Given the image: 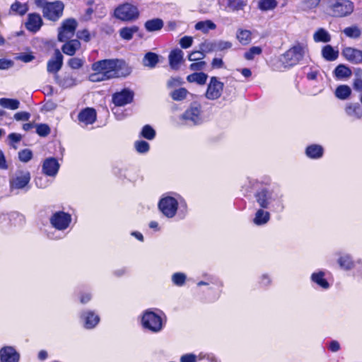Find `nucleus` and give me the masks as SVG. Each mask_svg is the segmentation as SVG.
I'll use <instances>...</instances> for the list:
<instances>
[{"label": "nucleus", "instance_id": "1a4fd4ad", "mask_svg": "<svg viewBox=\"0 0 362 362\" xmlns=\"http://www.w3.org/2000/svg\"><path fill=\"white\" fill-rule=\"evenodd\" d=\"M180 119L189 125H198L202 122V105L197 102L192 103L191 105L180 116Z\"/></svg>", "mask_w": 362, "mask_h": 362}, {"label": "nucleus", "instance_id": "c03bdc74", "mask_svg": "<svg viewBox=\"0 0 362 362\" xmlns=\"http://www.w3.org/2000/svg\"><path fill=\"white\" fill-rule=\"evenodd\" d=\"M237 39L243 45H247L251 41V32L247 30H238Z\"/></svg>", "mask_w": 362, "mask_h": 362}, {"label": "nucleus", "instance_id": "b1692460", "mask_svg": "<svg viewBox=\"0 0 362 362\" xmlns=\"http://www.w3.org/2000/svg\"><path fill=\"white\" fill-rule=\"evenodd\" d=\"M305 153L310 159L317 160L324 155V148L319 144H311L306 147Z\"/></svg>", "mask_w": 362, "mask_h": 362}, {"label": "nucleus", "instance_id": "69168bd1", "mask_svg": "<svg viewBox=\"0 0 362 362\" xmlns=\"http://www.w3.org/2000/svg\"><path fill=\"white\" fill-rule=\"evenodd\" d=\"M320 0H305L303 2L304 9H311L315 8L319 4Z\"/></svg>", "mask_w": 362, "mask_h": 362}, {"label": "nucleus", "instance_id": "6e6552de", "mask_svg": "<svg viewBox=\"0 0 362 362\" xmlns=\"http://www.w3.org/2000/svg\"><path fill=\"white\" fill-rule=\"evenodd\" d=\"M354 9V4L350 0H335L329 6L331 16L342 18L349 16Z\"/></svg>", "mask_w": 362, "mask_h": 362}, {"label": "nucleus", "instance_id": "0eeeda50", "mask_svg": "<svg viewBox=\"0 0 362 362\" xmlns=\"http://www.w3.org/2000/svg\"><path fill=\"white\" fill-rule=\"evenodd\" d=\"M30 181V173L27 170H18L10 177L9 185L11 192L15 190L28 191Z\"/></svg>", "mask_w": 362, "mask_h": 362}, {"label": "nucleus", "instance_id": "dca6fc26", "mask_svg": "<svg viewBox=\"0 0 362 362\" xmlns=\"http://www.w3.org/2000/svg\"><path fill=\"white\" fill-rule=\"evenodd\" d=\"M59 168L60 164L57 159L54 157H49L43 161L42 171L47 176L55 177L58 173Z\"/></svg>", "mask_w": 362, "mask_h": 362}, {"label": "nucleus", "instance_id": "37998d69", "mask_svg": "<svg viewBox=\"0 0 362 362\" xmlns=\"http://www.w3.org/2000/svg\"><path fill=\"white\" fill-rule=\"evenodd\" d=\"M156 135L155 129L149 124H146L143 127L140 136L148 140H153L155 139Z\"/></svg>", "mask_w": 362, "mask_h": 362}, {"label": "nucleus", "instance_id": "49530a36", "mask_svg": "<svg viewBox=\"0 0 362 362\" xmlns=\"http://www.w3.org/2000/svg\"><path fill=\"white\" fill-rule=\"evenodd\" d=\"M187 93L188 91L186 88H180L172 91L170 93V96L173 100L181 101L187 97Z\"/></svg>", "mask_w": 362, "mask_h": 362}, {"label": "nucleus", "instance_id": "f8f14e48", "mask_svg": "<svg viewBox=\"0 0 362 362\" xmlns=\"http://www.w3.org/2000/svg\"><path fill=\"white\" fill-rule=\"evenodd\" d=\"M64 4L60 1L50 2L44 8L43 16L45 18L56 21L63 14Z\"/></svg>", "mask_w": 362, "mask_h": 362}, {"label": "nucleus", "instance_id": "a18cd8bd", "mask_svg": "<svg viewBox=\"0 0 362 362\" xmlns=\"http://www.w3.org/2000/svg\"><path fill=\"white\" fill-rule=\"evenodd\" d=\"M343 33L350 38L356 39L361 36V30L358 26L353 25L344 28Z\"/></svg>", "mask_w": 362, "mask_h": 362}, {"label": "nucleus", "instance_id": "603ef678", "mask_svg": "<svg viewBox=\"0 0 362 362\" xmlns=\"http://www.w3.org/2000/svg\"><path fill=\"white\" fill-rule=\"evenodd\" d=\"M233 46L232 42L221 40H216V52H224L230 49Z\"/></svg>", "mask_w": 362, "mask_h": 362}, {"label": "nucleus", "instance_id": "f257e3e1", "mask_svg": "<svg viewBox=\"0 0 362 362\" xmlns=\"http://www.w3.org/2000/svg\"><path fill=\"white\" fill-rule=\"evenodd\" d=\"M91 69L93 71H100L107 79L125 77L131 72L125 62L118 59L97 61L92 64Z\"/></svg>", "mask_w": 362, "mask_h": 362}, {"label": "nucleus", "instance_id": "13d9d810", "mask_svg": "<svg viewBox=\"0 0 362 362\" xmlns=\"http://www.w3.org/2000/svg\"><path fill=\"white\" fill-rule=\"evenodd\" d=\"M214 1L215 0H200L199 6L201 12L204 13H208Z\"/></svg>", "mask_w": 362, "mask_h": 362}, {"label": "nucleus", "instance_id": "a211bd4d", "mask_svg": "<svg viewBox=\"0 0 362 362\" xmlns=\"http://www.w3.org/2000/svg\"><path fill=\"white\" fill-rule=\"evenodd\" d=\"M220 7L227 11L243 10L247 4V0H217Z\"/></svg>", "mask_w": 362, "mask_h": 362}, {"label": "nucleus", "instance_id": "20e7f679", "mask_svg": "<svg viewBox=\"0 0 362 362\" xmlns=\"http://www.w3.org/2000/svg\"><path fill=\"white\" fill-rule=\"evenodd\" d=\"M183 199L180 195L169 192L164 194L158 203V208L161 214L168 218H173L177 214L179 204Z\"/></svg>", "mask_w": 362, "mask_h": 362}, {"label": "nucleus", "instance_id": "473e14b6", "mask_svg": "<svg viewBox=\"0 0 362 362\" xmlns=\"http://www.w3.org/2000/svg\"><path fill=\"white\" fill-rule=\"evenodd\" d=\"M334 76L338 79L349 78L351 76V70L344 64L338 65L334 71Z\"/></svg>", "mask_w": 362, "mask_h": 362}, {"label": "nucleus", "instance_id": "412c9836", "mask_svg": "<svg viewBox=\"0 0 362 362\" xmlns=\"http://www.w3.org/2000/svg\"><path fill=\"white\" fill-rule=\"evenodd\" d=\"M326 272L324 270H317L313 272L310 275V281L313 284H315L317 287L327 290L330 288V284L325 278Z\"/></svg>", "mask_w": 362, "mask_h": 362}, {"label": "nucleus", "instance_id": "864d4df0", "mask_svg": "<svg viewBox=\"0 0 362 362\" xmlns=\"http://www.w3.org/2000/svg\"><path fill=\"white\" fill-rule=\"evenodd\" d=\"M83 64L84 60L78 57H73L68 61V65L72 69H78L83 66Z\"/></svg>", "mask_w": 362, "mask_h": 362}, {"label": "nucleus", "instance_id": "09e8293b", "mask_svg": "<svg viewBox=\"0 0 362 362\" xmlns=\"http://www.w3.org/2000/svg\"><path fill=\"white\" fill-rule=\"evenodd\" d=\"M199 48L202 53L204 54L216 52V40H205L204 42L200 44Z\"/></svg>", "mask_w": 362, "mask_h": 362}, {"label": "nucleus", "instance_id": "ddd939ff", "mask_svg": "<svg viewBox=\"0 0 362 362\" xmlns=\"http://www.w3.org/2000/svg\"><path fill=\"white\" fill-rule=\"evenodd\" d=\"M223 83L218 81L216 76H212L208 84L205 96L209 100H216L219 98L223 90Z\"/></svg>", "mask_w": 362, "mask_h": 362}, {"label": "nucleus", "instance_id": "680f3d73", "mask_svg": "<svg viewBox=\"0 0 362 362\" xmlns=\"http://www.w3.org/2000/svg\"><path fill=\"white\" fill-rule=\"evenodd\" d=\"M8 138L10 141V145L16 148L15 144L19 142L21 140L22 136L20 134L11 133L8 134Z\"/></svg>", "mask_w": 362, "mask_h": 362}, {"label": "nucleus", "instance_id": "c756f323", "mask_svg": "<svg viewBox=\"0 0 362 362\" xmlns=\"http://www.w3.org/2000/svg\"><path fill=\"white\" fill-rule=\"evenodd\" d=\"M313 40L315 42H329L331 40V35L325 29L321 28L317 29L313 34Z\"/></svg>", "mask_w": 362, "mask_h": 362}, {"label": "nucleus", "instance_id": "4468645a", "mask_svg": "<svg viewBox=\"0 0 362 362\" xmlns=\"http://www.w3.org/2000/svg\"><path fill=\"white\" fill-rule=\"evenodd\" d=\"M80 319L86 329L95 327L100 322V316L93 310H85L80 313Z\"/></svg>", "mask_w": 362, "mask_h": 362}, {"label": "nucleus", "instance_id": "3c124183", "mask_svg": "<svg viewBox=\"0 0 362 362\" xmlns=\"http://www.w3.org/2000/svg\"><path fill=\"white\" fill-rule=\"evenodd\" d=\"M262 52V49L260 47L254 46L250 47V49L244 54V57L247 60H252L255 56L261 54Z\"/></svg>", "mask_w": 362, "mask_h": 362}, {"label": "nucleus", "instance_id": "052dcab7", "mask_svg": "<svg viewBox=\"0 0 362 362\" xmlns=\"http://www.w3.org/2000/svg\"><path fill=\"white\" fill-rule=\"evenodd\" d=\"M180 45L183 49H187L192 45L193 38L190 36H184L180 40Z\"/></svg>", "mask_w": 362, "mask_h": 362}, {"label": "nucleus", "instance_id": "4c0bfd02", "mask_svg": "<svg viewBox=\"0 0 362 362\" xmlns=\"http://www.w3.org/2000/svg\"><path fill=\"white\" fill-rule=\"evenodd\" d=\"M139 28L136 25L131 27H124L120 29L119 35L125 40H130L132 39L134 34L137 33Z\"/></svg>", "mask_w": 362, "mask_h": 362}, {"label": "nucleus", "instance_id": "9d476101", "mask_svg": "<svg viewBox=\"0 0 362 362\" xmlns=\"http://www.w3.org/2000/svg\"><path fill=\"white\" fill-rule=\"evenodd\" d=\"M77 25L78 23L74 18H68L63 21L62 25L59 28V41L66 42L74 37Z\"/></svg>", "mask_w": 362, "mask_h": 362}, {"label": "nucleus", "instance_id": "338daca9", "mask_svg": "<svg viewBox=\"0 0 362 362\" xmlns=\"http://www.w3.org/2000/svg\"><path fill=\"white\" fill-rule=\"evenodd\" d=\"M30 115L27 112H18L14 115V119L17 121H28Z\"/></svg>", "mask_w": 362, "mask_h": 362}, {"label": "nucleus", "instance_id": "6ab92c4d", "mask_svg": "<svg viewBox=\"0 0 362 362\" xmlns=\"http://www.w3.org/2000/svg\"><path fill=\"white\" fill-rule=\"evenodd\" d=\"M64 57L60 51L57 49L54 50V56L48 62L47 70L49 73L57 74L63 66Z\"/></svg>", "mask_w": 362, "mask_h": 362}, {"label": "nucleus", "instance_id": "774afa93", "mask_svg": "<svg viewBox=\"0 0 362 362\" xmlns=\"http://www.w3.org/2000/svg\"><path fill=\"white\" fill-rule=\"evenodd\" d=\"M197 356L194 354H186L180 357V362H196Z\"/></svg>", "mask_w": 362, "mask_h": 362}, {"label": "nucleus", "instance_id": "ea45409f", "mask_svg": "<svg viewBox=\"0 0 362 362\" xmlns=\"http://www.w3.org/2000/svg\"><path fill=\"white\" fill-rule=\"evenodd\" d=\"M338 264L340 267L344 270H350L354 266V263L349 255H344L338 259Z\"/></svg>", "mask_w": 362, "mask_h": 362}, {"label": "nucleus", "instance_id": "5fc2aeb1", "mask_svg": "<svg viewBox=\"0 0 362 362\" xmlns=\"http://www.w3.org/2000/svg\"><path fill=\"white\" fill-rule=\"evenodd\" d=\"M272 277L268 274H262L258 281L259 286L263 288H268L272 284Z\"/></svg>", "mask_w": 362, "mask_h": 362}, {"label": "nucleus", "instance_id": "4be33fe9", "mask_svg": "<svg viewBox=\"0 0 362 362\" xmlns=\"http://www.w3.org/2000/svg\"><path fill=\"white\" fill-rule=\"evenodd\" d=\"M78 119L86 126L92 124L96 120V112L93 108L86 107L79 112Z\"/></svg>", "mask_w": 362, "mask_h": 362}, {"label": "nucleus", "instance_id": "a19ab883", "mask_svg": "<svg viewBox=\"0 0 362 362\" xmlns=\"http://www.w3.org/2000/svg\"><path fill=\"white\" fill-rule=\"evenodd\" d=\"M171 281L173 285L182 287L187 281V275L183 272H175L171 276Z\"/></svg>", "mask_w": 362, "mask_h": 362}, {"label": "nucleus", "instance_id": "bb28decb", "mask_svg": "<svg viewBox=\"0 0 362 362\" xmlns=\"http://www.w3.org/2000/svg\"><path fill=\"white\" fill-rule=\"evenodd\" d=\"M270 220V213L264 209H259L254 216L253 223L256 226L266 225Z\"/></svg>", "mask_w": 362, "mask_h": 362}, {"label": "nucleus", "instance_id": "423d86ee", "mask_svg": "<svg viewBox=\"0 0 362 362\" xmlns=\"http://www.w3.org/2000/svg\"><path fill=\"white\" fill-rule=\"evenodd\" d=\"M308 52L305 43H296L283 55L281 61L285 67H291L300 62Z\"/></svg>", "mask_w": 362, "mask_h": 362}, {"label": "nucleus", "instance_id": "8fccbe9b", "mask_svg": "<svg viewBox=\"0 0 362 362\" xmlns=\"http://www.w3.org/2000/svg\"><path fill=\"white\" fill-rule=\"evenodd\" d=\"M277 5L276 0H259L258 7L262 11L274 9Z\"/></svg>", "mask_w": 362, "mask_h": 362}, {"label": "nucleus", "instance_id": "6e6d98bb", "mask_svg": "<svg viewBox=\"0 0 362 362\" xmlns=\"http://www.w3.org/2000/svg\"><path fill=\"white\" fill-rule=\"evenodd\" d=\"M36 133L40 136H46L50 133V128L46 124H37Z\"/></svg>", "mask_w": 362, "mask_h": 362}, {"label": "nucleus", "instance_id": "f3484780", "mask_svg": "<svg viewBox=\"0 0 362 362\" xmlns=\"http://www.w3.org/2000/svg\"><path fill=\"white\" fill-rule=\"evenodd\" d=\"M20 358L14 346H4L0 349V362H19Z\"/></svg>", "mask_w": 362, "mask_h": 362}, {"label": "nucleus", "instance_id": "aec40b11", "mask_svg": "<svg viewBox=\"0 0 362 362\" xmlns=\"http://www.w3.org/2000/svg\"><path fill=\"white\" fill-rule=\"evenodd\" d=\"M341 54L352 64H359L362 63V50L346 47L342 49Z\"/></svg>", "mask_w": 362, "mask_h": 362}, {"label": "nucleus", "instance_id": "cd10ccee", "mask_svg": "<svg viewBox=\"0 0 362 362\" xmlns=\"http://www.w3.org/2000/svg\"><path fill=\"white\" fill-rule=\"evenodd\" d=\"M81 43L77 40H71L66 42L62 47V52L67 55L73 56L76 50L80 47Z\"/></svg>", "mask_w": 362, "mask_h": 362}, {"label": "nucleus", "instance_id": "393cba45", "mask_svg": "<svg viewBox=\"0 0 362 362\" xmlns=\"http://www.w3.org/2000/svg\"><path fill=\"white\" fill-rule=\"evenodd\" d=\"M184 53L180 49H175L170 52L168 59L170 66L173 69L177 70L179 69L180 64L183 59Z\"/></svg>", "mask_w": 362, "mask_h": 362}, {"label": "nucleus", "instance_id": "f03ea898", "mask_svg": "<svg viewBox=\"0 0 362 362\" xmlns=\"http://www.w3.org/2000/svg\"><path fill=\"white\" fill-rule=\"evenodd\" d=\"M255 197L258 205L274 212H281L284 209V194L279 188H263L258 190Z\"/></svg>", "mask_w": 362, "mask_h": 362}, {"label": "nucleus", "instance_id": "7c9ffc66", "mask_svg": "<svg viewBox=\"0 0 362 362\" xmlns=\"http://www.w3.org/2000/svg\"><path fill=\"white\" fill-rule=\"evenodd\" d=\"M163 21L160 18H153L145 23V28L148 32H155L161 30L163 27Z\"/></svg>", "mask_w": 362, "mask_h": 362}, {"label": "nucleus", "instance_id": "de8ad7c7", "mask_svg": "<svg viewBox=\"0 0 362 362\" xmlns=\"http://www.w3.org/2000/svg\"><path fill=\"white\" fill-rule=\"evenodd\" d=\"M134 148L139 153L145 154L149 151L150 145L146 141L139 140L134 142Z\"/></svg>", "mask_w": 362, "mask_h": 362}, {"label": "nucleus", "instance_id": "f704fd0d", "mask_svg": "<svg viewBox=\"0 0 362 362\" xmlns=\"http://www.w3.org/2000/svg\"><path fill=\"white\" fill-rule=\"evenodd\" d=\"M322 55L327 61H334L339 56L337 50H334L331 45H326L322 49Z\"/></svg>", "mask_w": 362, "mask_h": 362}, {"label": "nucleus", "instance_id": "e433bc0d", "mask_svg": "<svg viewBox=\"0 0 362 362\" xmlns=\"http://www.w3.org/2000/svg\"><path fill=\"white\" fill-rule=\"evenodd\" d=\"M351 94V89L347 85H340L335 90V95L340 100H346Z\"/></svg>", "mask_w": 362, "mask_h": 362}, {"label": "nucleus", "instance_id": "bf43d9fd", "mask_svg": "<svg viewBox=\"0 0 362 362\" xmlns=\"http://www.w3.org/2000/svg\"><path fill=\"white\" fill-rule=\"evenodd\" d=\"M183 83V81L180 77H172L167 82V87L173 88L180 86Z\"/></svg>", "mask_w": 362, "mask_h": 362}, {"label": "nucleus", "instance_id": "58836bf2", "mask_svg": "<svg viewBox=\"0 0 362 362\" xmlns=\"http://www.w3.org/2000/svg\"><path fill=\"white\" fill-rule=\"evenodd\" d=\"M158 62V56L156 53L149 52L146 53L143 59V64L145 66L153 68Z\"/></svg>", "mask_w": 362, "mask_h": 362}, {"label": "nucleus", "instance_id": "79ce46f5", "mask_svg": "<svg viewBox=\"0 0 362 362\" xmlns=\"http://www.w3.org/2000/svg\"><path fill=\"white\" fill-rule=\"evenodd\" d=\"M0 105L4 108L16 110L19 107L20 103L16 99L1 98Z\"/></svg>", "mask_w": 362, "mask_h": 362}, {"label": "nucleus", "instance_id": "c9c22d12", "mask_svg": "<svg viewBox=\"0 0 362 362\" xmlns=\"http://www.w3.org/2000/svg\"><path fill=\"white\" fill-rule=\"evenodd\" d=\"M28 11V6L27 4L21 3L20 1H16L11 4L10 8V12L18 14L19 16L25 15Z\"/></svg>", "mask_w": 362, "mask_h": 362}, {"label": "nucleus", "instance_id": "2f4dec72", "mask_svg": "<svg viewBox=\"0 0 362 362\" xmlns=\"http://www.w3.org/2000/svg\"><path fill=\"white\" fill-rule=\"evenodd\" d=\"M208 75L204 72H195L189 74L187 77V80L189 83H197L199 85L206 83Z\"/></svg>", "mask_w": 362, "mask_h": 362}, {"label": "nucleus", "instance_id": "39448f33", "mask_svg": "<svg viewBox=\"0 0 362 362\" xmlns=\"http://www.w3.org/2000/svg\"><path fill=\"white\" fill-rule=\"evenodd\" d=\"M165 314L160 311H153L148 309L143 313L141 325L144 329L152 333L160 332L165 323Z\"/></svg>", "mask_w": 362, "mask_h": 362}, {"label": "nucleus", "instance_id": "9b49d317", "mask_svg": "<svg viewBox=\"0 0 362 362\" xmlns=\"http://www.w3.org/2000/svg\"><path fill=\"white\" fill-rule=\"evenodd\" d=\"M115 16L122 21H132L139 16V11L136 6L126 3L115 9Z\"/></svg>", "mask_w": 362, "mask_h": 362}, {"label": "nucleus", "instance_id": "a878e982", "mask_svg": "<svg viewBox=\"0 0 362 362\" xmlns=\"http://www.w3.org/2000/svg\"><path fill=\"white\" fill-rule=\"evenodd\" d=\"M346 114L357 119L362 118V107L358 103H349L345 107Z\"/></svg>", "mask_w": 362, "mask_h": 362}, {"label": "nucleus", "instance_id": "72a5a7b5", "mask_svg": "<svg viewBox=\"0 0 362 362\" xmlns=\"http://www.w3.org/2000/svg\"><path fill=\"white\" fill-rule=\"evenodd\" d=\"M197 30H200L204 33H207L211 30H215L216 25L211 20L199 21L194 26Z\"/></svg>", "mask_w": 362, "mask_h": 362}, {"label": "nucleus", "instance_id": "5701e85b", "mask_svg": "<svg viewBox=\"0 0 362 362\" xmlns=\"http://www.w3.org/2000/svg\"><path fill=\"white\" fill-rule=\"evenodd\" d=\"M42 25V20L39 14L30 13L28 16V21L25 23L26 28L33 32L36 33L40 30Z\"/></svg>", "mask_w": 362, "mask_h": 362}, {"label": "nucleus", "instance_id": "0e129e2a", "mask_svg": "<svg viewBox=\"0 0 362 362\" xmlns=\"http://www.w3.org/2000/svg\"><path fill=\"white\" fill-rule=\"evenodd\" d=\"M205 57V54L202 53V52L200 50L199 51H194L191 52L188 56V59L189 61H197L202 59Z\"/></svg>", "mask_w": 362, "mask_h": 362}, {"label": "nucleus", "instance_id": "4d7b16f0", "mask_svg": "<svg viewBox=\"0 0 362 362\" xmlns=\"http://www.w3.org/2000/svg\"><path fill=\"white\" fill-rule=\"evenodd\" d=\"M33 157V153L29 149H23L18 152L19 160L22 162L27 163Z\"/></svg>", "mask_w": 362, "mask_h": 362}, {"label": "nucleus", "instance_id": "7ed1b4c3", "mask_svg": "<svg viewBox=\"0 0 362 362\" xmlns=\"http://www.w3.org/2000/svg\"><path fill=\"white\" fill-rule=\"evenodd\" d=\"M72 218L69 213L59 211L52 214L49 218L51 226L57 231H48L47 235L49 239L59 240L65 236L64 231L69 228Z\"/></svg>", "mask_w": 362, "mask_h": 362}, {"label": "nucleus", "instance_id": "e2e57ef3", "mask_svg": "<svg viewBox=\"0 0 362 362\" xmlns=\"http://www.w3.org/2000/svg\"><path fill=\"white\" fill-rule=\"evenodd\" d=\"M89 79L92 82H100L108 80L107 78H105V76L100 71H95L93 74H90Z\"/></svg>", "mask_w": 362, "mask_h": 362}, {"label": "nucleus", "instance_id": "2eb2a0df", "mask_svg": "<svg viewBox=\"0 0 362 362\" xmlns=\"http://www.w3.org/2000/svg\"><path fill=\"white\" fill-rule=\"evenodd\" d=\"M134 92L128 88H124L112 95V102L116 106H124L132 102Z\"/></svg>", "mask_w": 362, "mask_h": 362}, {"label": "nucleus", "instance_id": "c85d7f7f", "mask_svg": "<svg viewBox=\"0 0 362 362\" xmlns=\"http://www.w3.org/2000/svg\"><path fill=\"white\" fill-rule=\"evenodd\" d=\"M55 78L58 85L62 88H70L76 85V79L71 75L65 76L61 79L57 76Z\"/></svg>", "mask_w": 362, "mask_h": 362}]
</instances>
